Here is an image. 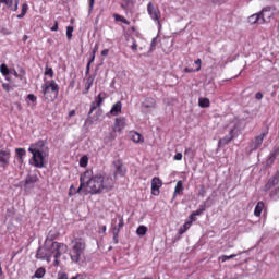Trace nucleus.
Returning <instances> with one entry per match:
<instances>
[{"label": "nucleus", "instance_id": "f257e3e1", "mask_svg": "<svg viewBox=\"0 0 279 279\" xmlns=\"http://www.w3.org/2000/svg\"><path fill=\"white\" fill-rule=\"evenodd\" d=\"M80 186L77 193L84 195H100V193H110L114 189V179L109 175L93 174V170H86L80 177Z\"/></svg>", "mask_w": 279, "mask_h": 279}, {"label": "nucleus", "instance_id": "f03ea898", "mask_svg": "<svg viewBox=\"0 0 279 279\" xmlns=\"http://www.w3.org/2000/svg\"><path fill=\"white\" fill-rule=\"evenodd\" d=\"M69 252V246L64 243L53 242V240L46 238L44 245L37 250L36 258L38 260H46L51 263V258H54V267H60V257L62 254Z\"/></svg>", "mask_w": 279, "mask_h": 279}, {"label": "nucleus", "instance_id": "7ed1b4c3", "mask_svg": "<svg viewBox=\"0 0 279 279\" xmlns=\"http://www.w3.org/2000/svg\"><path fill=\"white\" fill-rule=\"evenodd\" d=\"M29 154H32V160L29 161L33 167L37 169H43L45 167V158L49 156V150L45 145L44 141H38L36 144H32L28 148Z\"/></svg>", "mask_w": 279, "mask_h": 279}, {"label": "nucleus", "instance_id": "20e7f679", "mask_svg": "<svg viewBox=\"0 0 279 279\" xmlns=\"http://www.w3.org/2000/svg\"><path fill=\"white\" fill-rule=\"evenodd\" d=\"M86 241L82 238H76L71 242L70 258L72 263L82 265L86 260Z\"/></svg>", "mask_w": 279, "mask_h": 279}, {"label": "nucleus", "instance_id": "39448f33", "mask_svg": "<svg viewBox=\"0 0 279 279\" xmlns=\"http://www.w3.org/2000/svg\"><path fill=\"white\" fill-rule=\"evenodd\" d=\"M44 98L47 101H53L58 98V93H60V86L56 81H46L41 86Z\"/></svg>", "mask_w": 279, "mask_h": 279}, {"label": "nucleus", "instance_id": "423d86ee", "mask_svg": "<svg viewBox=\"0 0 279 279\" xmlns=\"http://www.w3.org/2000/svg\"><path fill=\"white\" fill-rule=\"evenodd\" d=\"M147 12H148V16H150L151 21L157 23V25H160V17L162 16L160 9L154 7L153 2H148Z\"/></svg>", "mask_w": 279, "mask_h": 279}, {"label": "nucleus", "instance_id": "0eeeda50", "mask_svg": "<svg viewBox=\"0 0 279 279\" xmlns=\"http://www.w3.org/2000/svg\"><path fill=\"white\" fill-rule=\"evenodd\" d=\"M114 179L123 178L125 175V168L123 167L122 160H114L112 165Z\"/></svg>", "mask_w": 279, "mask_h": 279}, {"label": "nucleus", "instance_id": "6e6552de", "mask_svg": "<svg viewBox=\"0 0 279 279\" xmlns=\"http://www.w3.org/2000/svg\"><path fill=\"white\" fill-rule=\"evenodd\" d=\"M259 16L262 19L260 25L269 23L274 19V10L270 7H266L259 12Z\"/></svg>", "mask_w": 279, "mask_h": 279}, {"label": "nucleus", "instance_id": "1a4fd4ad", "mask_svg": "<svg viewBox=\"0 0 279 279\" xmlns=\"http://www.w3.org/2000/svg\"><path fill=\"white\" fill-rule=\"evenodd\" d=\"M162 187V181L160 178L154 177L151 180V195H160V189Z\"/></svg>", "mask_w": 279, "mask_h": 279}, {"label": "nucleus", "instance_id": "9d476101", "mask_svg": "<svg viewBox=\"0 0 279 279\" xmlns=\"http://www.w3.org/2000/svg\"><path fill=\"white\" fill-rule=\"evenodd\" d=\"M0 167L2 169H8V167H10V151L0 150Z\"/></svg>", "mask_w": 279, "mask_h": 279}, {"label": "nucleus", "instance_id": "9b49d317", "mask_svg": "<svg viewBox=\"0 0 279 279\" xmlns=\"http://www.w3.org/2000/svg\"><path fill=\"white\" fill-rule=\"evenodd\" d=\"M142 108L144 112H149V110L156 108V99L149 97L146 98L143 102H142Z\"/></svg>", "mask_w": 279, "mask_h": 279}, {"label": "nucleus", "instance_id": "f8f14e48", "mask_svg": "<svg viewBox=\"0 0 279 279\" xmlns=\"http://www.w3.org/2000/svg\"><path fill=\"white\" fill-rule=\"evenodd\" d=\"M104 99H106V97H104V94H99L96 98L95 101L92 102L90 105V110L88 112V114H93V112H95V110H97V108H99V106H101V104H104Z\"/></svg>", "mask_w": 279, "mask_h": 279}, {"label": "nucleus", "instance_id": "ddd939ff", "mask_svg": "<svg viewBox=\"0 0 279 279\" xmlns=\"http://www.w3.org/2000/svg\"><path fill=\"white\" fill-rule=\"evenodd\" d=\"M267 134H269V132L264 131L255 137V141H253V149H258L263 145V141H265V136H267Z\"/></svg>", "mask_w": 279, "mask_h": 279}, {"label": "nucleus", "instance_id": "4468645a", "mask_svg": "<svg viewBox=\"0 0 279 279\" xmlns=\"http://www.w3.org/2000/svg\"><path fill=\"white\" fill-rule=\"evenodd\" d=\"M38 175L37 174H28L26 179L24 180V186H28L29 189H34V184L38 182Z\"/></svg>", "mask_w": 279, "mask_h": 279}, {"label": "nucleus", "instance_id": "2eb2a0df", "mask_svg": "<svg viewBox=\"0 0 279 279\" xmlns=\"http://www.w3.org/2000/svg\"><path fill=\"white\" fill-rule=\"evenodd\" d=\"M121 110H123V104L121 101H117L109 112L112 117H119L121 114Z\"/></svg>", "mask_w": 279, "mask_h": 279}, {"label": "nucleus", "instance_id": "dca6fc26", "mask_svg": "<svg viewBox=\"0 0 279 279\" xmlns=\"http://www.w3.org/2000/svg\"><path fill=\"white\" fill-rule=\"evenodd\" d=\"M125 128V118H116L113 130L116 132H121Z\"/></svg>", "mask_w": 279, "mask_h": 279}, {"label": "nucleus", "instance_id": "f3484780", "mask_svg": "<svg viewBox=\"0 0 279 279\" xmlns=\"http://www.w3.org/2000/svg\"><path fill=\"white\" fill-rule=\"evenodd\" d=\"M112 226L113 228H119V232H121V228L125 226V222L123 220V216L118 215L117 218L112 219Z\"/></svg>", "mask_w": 279, "mask_h": 279}, {"label": "nucleus", "instance_id": "a211bd4d", "mask_svg": "<svg viewBox=\"0 0 279 279\" xmlns=\"http://www.w3.org/2000/svg\"><path fill=\"white\" fill-rule=\"evenodd\" d=\"M130 136L133 143H145V138L143 137V135L136 131H131Z\"/></svg>", "mask_w": 279, "mask_h": 279}, {"label": "nucleus", "instance_id": "6ab92c4d", "mask_svg": "<svg viewBox=\"0 0 279 279\" xmlns=\"http://www.w3.org/2000/svg\"><path fill=\"white\" fill-rule=\"evenodd\" d=\"M94 83H95V75H89L85 82V89L83 92V95H88V92L93 87Z\"/></svg>", "mask_w": 279, "mask_h": 279}, {"label": "nucleus", "instance_id": "aec40b11", "mask_svg": "<svg viewBox=\"0 0 279 279\" xmlns=\"http://www.w3.org/2000/svg\"><path fill=\"white\" fill-rule=\"evenodd\" d=\"M121 8H122V10H125L126 12H132L134 10V1L122 0Z\"/></svg>", "mask_w": 279, "mask_h": 279}, {"label": "nucleus", "instance_id": "412c9836", "mask_svg": "<svg viewBox=\"0 0 279 279\" xmlns=\"http://www.w3.org/2000/svg\"><path fill=\"white\" fill-rule=\"evenodd\" d=\"M232 133H233V131H230V133L228 135H226L223 138L219 140L218 147H226V145H228V143H230V141H232V138H233Z\"/></svg>", "mask_w": 279, "mask_h": 279}, {"label": "nucleus", "instance_id": "4be33fe9", "mask_svg": "<svg viewBox=\"0 0 279 279\" xmlns=\"http://www.w3.org/2000/svg\"><path fill=\"white\" fill-rule=\"evenodd\" d=\"M248 23L250 25H256V23H262V17H260V13H255L251 16H248Z\"/></svg>", "mask_w": 279, "mask_h": 279}, {"label": "nucleus", "instance_id": "5701e85b", "mask_svg": "<svg viewBox=\"0 0 279 279\" xmlns=\"http://www.w3.org/2000/svg\"><path fill=\"white\" fill-rule=\"evenodd\" d=\"M184 193V183L182 181H178L174 187V197L175 195H182Z\"/></svg>", "mask_w": 279, "mask_h": 279}, {"label": "nucleus", "instance_id": "b1692460", "mask_svg": "<svg viewBox=\"0 0 279 279\" xmlns=\"http://www.w3.org/2000/svg\"><path fill=\"white\" fill-rule=\"evenodd\" d=\"M264 208H265V203L258 202L254 209L255 217H260Z\"/></svg>", "mask_w": 279, "mask_h": 279}, {"label": "nucleus", "instance_id": "393cba45", "mask_svg": "<svg viewBox=\"0 0 279 279\" xmlns=\"http://www.w3.org/2000/svg\"><path fill=\"white\" fill-rule=\"evenodd\" d=\"M113 19H114V21L123 23L124 25H130V21H128V19H125L123 15L114 13Z\"/></svg>", "mask_w": 279, "mask_h": 279}, {"label": "nucleus", "instance_id": "a878e982", "mask_svg": "<svg viewBox=\"0 0 279 279\" xmlns=\"http://www.w3.org/2000/svg\"><path fill=\"white\" fill-rule=\"evenodd\" d=\"M278 182H279L278 177H272L271 179H269L268 183L266 184V191H269V189H272V186H276Z\"/></svg>", "mask_w": 279, "mask_h": 279}, {"label": "nucleus", "instance_id": "bb28decb", "mask_svg": "<svg viewBox=\"0 0 279 279\" xmlns=\"http://www.w3.org/2000/svg\"><path fill=\"white\" fill-rule=\"evenodd\" d=\"M198 106L201 108H210V99H208V98H199L198 99Z\"/></svg>", "mask_w": 279, "mask_h": 279}, {"label": "nucleus", "instance_id": "cd10ccee", "mask_svg": "<svg viewBox=\"0 0 279 279\" xmlns=\"http://www.w3.org/2000/svg\"><path fill=\"white\" fill-rule=\"evenodd\" d=\"M111 232L113 235V243H114V245H118L119 244V232H120L119 228L112 227Z\"/></svg>", "mask_w": 279, "mask_h": 279}, {"label": "nucleus", "instance_id": "c85d7f7f", "mask_svg": "<svg viewBox=\"0 0 279 279\" xmlns=\"http://www.w3.org/2000/svg\"><path fill=\"white\" fill-rule=\"evenodd\" d=\"M15 153H16V156H17V160L20 162H23V156H25V154H26L25 148H16Z\"/></svg>", "mask_w": 279, "mask_h": 279}, {"label": "nucleus", "instance_id": "c756f323", "mask_svg": "<svg viewBox=\"0 0 279 279\" xmlns=\"http://www.w3.org/2000/svg\"><path fill=\"white\" fill-rule=\"evenodd\" d=\"M0 73L4 76L8 77L10 74V69L8 68V65L5 63H2L0 65Z\"/></svg>", "mask_w": 279, "mask_h": 279}, {"label": "nucleus", "instance_id": "7c9ffc66", "mask_svg": "<svg viewBox=\"0 0 279 279\" xmlns=\"http://www.w3.org/2000/svg\"><path fill=\"white\" fill-rule=\"evenodd\" d=\"M137 236H145L147 234V227L145 226H140L136 230Z\"/></svg>", "mask_w": 279, "mask_h": 279}, {"label": "nucleus", "instance_id": "2f4dec72", "mask_svg": "<svg viewBox=\"0 0 279 279\" xmlns=\"http://www.w3.org/2000/svg\"><path fill=\"white\" fill-rule=\"evenodd\" d=\"M192 226L191 221H186L180 229H179V234H184L186 230H189Z\"/></svg>", "mask_w": 279, "mask_h": 279}, {"label": "nucleus", "instance_id": "473e14b6", "mask_svg": "<svg viewBox=\"0 0 279 279\" xmlns=\"http://www.w3.org/2000/svg\"><path fill=\"white\" fill-rule=\"evenodd\" d=\"M204 210H206V205H201L197 210L192 213V217H199Z\"/></svg>", "mask_w": 279, "mask_h": 279}, {"label": "nucleus", "instance_id": "72a5a7b5", "mask_svg": "<svg viewBox=\"0 0 279 279\" xmlns=\"http://www.w3.org/2000/svg\"><path fill=\"white\" fill-rule=\"evenodd\" d=\"M27 10H29V7L27 5V3H24L22 5V12L17 15V19H23V16L27 14Z\"/></svg>", "mask_w": 279, "mask_h": 279}, {"label": "nucleus", "instance_id": "f704fd0d", "mask_svg": "<svg viewBox=\"0 0 279 279\" xmlns=\"http://www.w3.org/2000/svg\"><path fill=\"white\" fill-rule=\"evenodd\" d=\"M232 258H236V254H232V255H222L221 257H219V260H221V263H226V260H232Z\"/></svg>", "mask_w": 279, "mask_h": 279}, {"label": "nucleus", "instance_id": "c9c22d12", "mask_svg": "<svg viewBox=\"0 0 279 279\" xmlns=\"http://www.w3.org/2000/svg\"><path fill=\"white\" fill-rule=\"evenodd\" d=\"M46 274L45 268H39L35 271V278H44Z\"/></svg>", "mask_w": 279, "mask_h": 279}, {"label": "nucleus", "instance_id": "e433bc0d", "mask_svg": "<svg viewBox=\"0 0 279 279\" xmlns=\"http://www.w3.org/2000/svg\"><path fill=\"white\" fill-rule=\"evenodd\" d=\"M80 167H88V157L87 156H83L80 159Z\"/></svg>", "mask_w": 279, "mask_h": 279}, {"label": "nucleus", "instance_id": "4c0bfd02", "mask_svg": "<svg viewBox=\"0 0 279 279\" xmlns=\"http://www.w3.org/2000/svg\"><path fill=\"white\" fill-rule=\"evenodd\" d=\"M44 75H48V77L52 78L53 77V69L49 68V66H46Z\"/></svg>", "mask_w": 279, "mask_h": 279}, {"label": "nucleus", "instance_id": "58836bf2", "mask_svg": "<svg viewBox=\"0 0 279 279\" xmlns=\"http://www.w3.org/2000/svg\"><path fill=\"white\" fill-rule=\"evenodd\" d=\"M66 38L71 40L73 38V26H68L66 27Z\"/></svg>", "mask_w": 279, "mask_h": 279}, {"label": "nucleus", "instance_id": "ea45409f", "mask_svg": "<svg viewBox=\"0 0 279 279\" xmlns=\"http://www.w3.org/2000/svg\"><path fill=\"white\" fill-rule=\"evenodd\" d=\"M77 193H82V192H77V190L75 189V186L71 185V186H70V191H69L70 197H73V195H77Z\"/></svg>", "mask_w": 279, "mask_h": 279}, {"label": "nucleus", "instance_id": "a19ab883", "mask_svg": "<svg viewBox=\"0 0 279 279\" xmlns=\"http://www.w3.org/2000/svg\"><path fill=\"white\" fill-rule=\"evenodd\" d=\"M157 45H158V37H154L151 43H150L151 51H154V49H156Z\"/></svg>", "mask_w": 279, "mask_h": 279}, {"label": "nucleus", "instance_id": "79ce46f5", "mask_svg": "<svg viewBox=\"0 0 279 279\" xmlns=\"http://www.w3.org/2000/svg\"><path fill=\"white\" fill-rule=\"evenodd\" d=\"M27 99L29 100V101H32L33 104H36V101H37V97H36V95H34V94H29L28 96H27Z\"/></svg>", "mask_w": 279, "mask_h": 279}, {"label": "nucleus", "instance_id": "37998d69", "mask_svg": "<svg viewBox=\"0 0 279 279\" xmlns=\"http://www.w3.org/2000/svg\"><path fill=\"white\" fill-rule=\"evenodd\" d=\"M2 88L3 90H5L7 93H10V90H12V86L8 83H3L2 84Z\"/></svg>", "mask_w": 279, "mask_h": 279}, {"label": "nucleus", "instance_id": "c03bdc74", "mask_svg": "<svg viewBox=\"0 0 279 279\" xmlns=\"http://www.w3.org/2000/svg\"><path fill=\"white\" fill-rule=\"evenodd\" d=\"M194 64H197L198 66L196 68V72L197 71H202V59H197L195 62H194Z\"/></svg>", "mask_w": 279, "mask_h": 279}, {"label": "nucleus", "instance_id": "a18cd8bd", "mask_svg": "<svg viewBox=\"0 0 279 279\" xmlns=\"http://www.w3.org/2000/svg\"><path fill=\"white\" fill-rule=\"evenodd\" d=\"M58 279H69V275L66 272H58Z\"/></svg>", "mask_w": 279, "mask_h": 279}, {"label": "nucleus", "instance_id": "49530a36", "mask_svg": "<svg viewBox=\"0 0 279 279\" xmlns=\"http://www.w3.org/2000/svg\"><path fill=\"white\" fill-rule=\"evenodd\" d=\"M131 49H132L133 51H138V45L136 44V40H133V44H132V46H131Z\"/></svg>", "mask_w": 279, "mask_h": 279}, {"label": "nucleus", "instance_id": "de8ad7c7", "mask_svg": "<svg viewBox=\"0 0 279 279\" xmlns=\"http://www.w3.org/2000/svg\"><path fill=\"white\" fill-rule=\"evenodd\" d=\"M59 27H58V21H54V25L52 27H50L51 32H58Z\"/></svg>", "mask_w": 279, "mask_h": 279}, {"label": "nucleus", "instance_id": "09e8293b", "mask_svg": "<svg viewBox=\"0 0 279 279\" xmlns=\"http://www.w3.org/2000/svg\"><path fill=\"white\" fill-rule=\"evenodd\" d=\"M97 51H99V44H96L94 49H93V53L92 56H95L97 53Z\"/></svg>", "mask_w": 279, "mask_h": 279}, {"label": "nucleus", "instance_id": "8fccbe9b", "mask_svg": "<svg viewBox=\"0 0 279 279\" xmlns=\"http://www.w3.org/2000/svg\"><path fill=\"white\" fill-rule=\"evenodd\" d=\"M174 160H182V153H177L174 155Z\"/></svg>", "mask_w": 279, "mask_h": 279}, {"label": "nucleus", "instance_id": "3c124183", "mask_svg": "<svg viewBox=\"0 0 279 279\" xmlns=\"http://www.w3.org/2000/svg\"><path fill=\"white\" fill-rule=\"evenodd\" d=\"M255 97L258 100L263 99V93H260V92L256 93Z\"/></svg>", "mask_w": 279, "mask_h": 279}, {"label": "nucleus", "instance_id": "603ef678", "mask_svg": "<svg viewBox=\"0 0 279 279\" xmlns=\"http://www.w3.org/2000/svg\"><path fill=\"white\" fill-rule=\"evenodd\" d=\"M11 75H14V77H21L19 75V72H16V70L10 71Z\"/></svg>", "mask_w": 279, "mask_h": 279}, {"label": "nucleus", "instance_id": "864d4df0", "mask_svg": "<svg viewBox=\"0 0 279 279\" xmlns=\"http://www.w3.org/2000/svg\"><path fill=\"white\" fill-rule=\"evenodd\" d=\"M108 53H110L109 49H105L101 51V56H104V57L108 56Z\"/></svg>", "mask_w": 279, "mask_h": 279}, {"label": "nucleus", "instance_id": "5fc2aeb1", "mask_svg": "<svg viewBox=\"0 0 279 279\" xmlns=\"http://www.w3.org/2000/svg\"><path fill=\"white\" fill-rule=\"evenodd\" d=\"M183 71H184V73H193V71H195V70L190 69V68H185Z\"/></svg>", "mask_w": 279, "mask_h": 279}, {"label": "nucleus", "instance_id": "6e6d98bb", "mask_svg": "<svg viewBox=\"0 0 279 279\" xmlns=\"http://www.w3.org/2000/svg\"><path fill=\"white\" fill-rule=\"evenodd\" d=\"M95 5V0H89V10H93Z\"/></svg>", "mask_w": 279, "mask_h": 279}, {"label": "nucleus", "instance_id": "4d7b16f0", "mask_svg": "<svg viewBox=\"0 0 279 279\" xmlns=\"http://www.w3.org/2000/svg\"><path fill=\"white\" fill-rule=\"evenodd\" d=\"M86 75H88V73H90V63H87L86 65Z\"/></svg>", "mask_w": 279, "mask_h": 279}, {"label": "nucleus", "instance_id": "13d9d810", "mask_svg": "<svg viewBox=\"0 0 279 279\" xmlns=\"http://www.w3.org/2000/svg\"><path fill=\"white\" fill-rule=\"evenodd\" d=\"M93 62H95V54H92L90 60L88 61V64H93Z\"/></svg>", "mask_w": 279, "mask_h": 279}, {"label": "nucleus", "instance_id": "bf43d9fd", "mask_svg": "<svg viewBox=\"0 0 279 279\" xmlns=\"http://www.w3.org/2000/svg\"><path fill=\"white\" fill-rule=\"evenodd\" d=\"M69 117H75V110H71V111L69 112Z\"/></svg>", "mask_w": 279, "mask_h": 279}, {"label": "nucleus", "instance_id": "052dcab7", "mask_svg": "<svg viewBox=\"0 0 279 279\" xmlns=\"http://www.w3.org/2000/svg\"><path fill=\"white\" fill-rule=\"evenodd\" d=\"M189 219H190L191 221H197V218H195V216L192 217V214L190 215Z\"/></svg>", "mask_w": 279, "mask_h": 279}, {"label": "nucleus", "instance_id": "680f3d73", "mask_svg": "<svg viewBox=\"0 0 279 279\" xmlns=\"http://www.w3.org/2000/svg\"><path fill=\"white\" fill-rule=\"evenodd\" d=\"M213 3H223V0H213Z\"/></svg>", "mask_w": 279, "mask_h": 279}, {"label": "nucleus", "instance_id": "e2e57ef3", "mask_svg": "<svg viewBox=\"0 0 279 279\" xmlns=\"http://www.w3.org/2000/svg\"><path fill=\"white\" fill-rule=\"evenodd\" d=\"M3 276V268L1 267V264H0V277Z\"/></svg>", "mask_w": 279, "mask_h": 279}, {"label": "nucleus", "instance_id": "0e129e2a", "mask_svg": "<svg viewBox=\"0 0 279 279\" xmlns=\"http://www.w3.org/2000/svg\"><path fill=\"white\" fill-rule=\"evenodd\" d=\"M191 151V148L185 149V154H189Z\"/></svg>", "mask_w": 279, "mask_h": 279}, {"label": "nucleus", "instance_id": "69168bd1", "mask_svg": "<svg viewBox=\"0 0 279 279\" xmlns=\"http://www.w3.org/2000/svg\"><path fill=\"white\" fill-rule=\"evenodd\" d=\"M85 123H90V125H92V124H93V121L86 120Z\"/></svg>", "mask_w": 279, "mask_h": 279}, {"label": "nucleus", "instance_id": "338daca9", "mask_svg": "<svg viewBox=\"0 0 279 279\" xmlns=\"http://www.w3.org/2000/svg\"><path fill=\"white\" fill-rule=\"evenodd\" d=\"M143 279H151L150 277H145V278H143Z\"/></svg>", "mask_w": 279, "mask_h": 279}, {"label": "nucleus", "instance_id": "774afa93", "mask_svg": "<svg viewBox=\"0 0 279 279\" xmlns=\"http://www.w3.org/2000/svg\"><path fill=\"white\" fill-rule=\"evenodd\" d=\"M278 153H279V148L276 149V154H278Z\"/></svg>", "mask_w": 279, "mask_h": 279}]
</instances>
